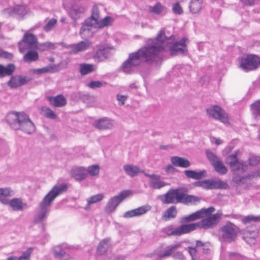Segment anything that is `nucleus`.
<instances>
[{"label": "nucleus", "mask_w": 260, "mask_h": 260, "mask_svg": "<svg viewBox=\"0 0 260 260\" xmlns=\"http://www.w3.org/2000/svg\"><path fill=\"white\" fill-rule=\"evenodd\" d=\"M206 154L209 161L212 166L221 160L215 154L209 150H206Z\"/></svg>", "instance_id": "a18cd8bd"}, {"label": "nucleus", "mask_w": 260, "mask_h": 260, "mask_svg": "<svg viewBox=\"0 0 260 260\" xmlns=\"http://www.w3.org/2000/svg\"><path fill=\"white\" fill-rule=\"evenodd\" d=\"M110 55V50L109 48H100L96 50L93 58L98 61H103Z\"/></svg>", "instance_id": "b1692460"}, {"label": "nucleus", "mask_w": 260, "mask_h": 260, "mask_svg": "<svg viewBox=\"0 0 260 260\" xmlns=\"http://www.w3.org/2000/svg\"><path fill=\"white\" fill-rule=\"evenodd\" d=\"M247 179L245 176H241L238 175V174L235 175V176L233 178V181L236 184H239L240 183H244L243 181L245 179Z\"/></svg>", "instance_id": "052dcab7"}, {"label": "nucleus", "mask_w": 260, "mask_h": 260, "mask_svg": "<svg viewBox=\"0 0 260 260\" xmlns=\"http://www.w3.org/2000/svg\"><path fill=\"white\" fill-rule=\"evenodd\" d=\"M85 24L87 25V26H90L92 28V27H93L94 28H96V25H98L97 22H94L92 19L89 17L87 19H86L84 22Z\"/></svg>", "instance_id": "e2e57ef3"}, {"label": "nucleus", "mask_w": 260, "mask_h": 260, "mask_svg": "<svg viewBox=\"0 0 260 260\" xmlns=\"http://www.w3.org/2000/svg\"><path fill=\"white\" fill-rule=\"evenodd\" d=\"M187 39L183 38L179 41L175 42L170 47L171 55H176L178 54H183L187 51L186 42Z\"/></svg>", "instance_id": "4468645a"}, {"label": "nucleus", "mask_w": 260, "mask_h": 260, "mask_svg": "<svg viewBox=\"0 0 260 260\" xmlns=\"http://www.w3.org/2000/svg\"><path fill=\"white\" fill-rule=\"evenodd\" d=\"M177 214V208L175 206H172L167 209L162 215V218L167 220L170 218H174Z\"/></svg>", "instance_id": "ea45409f"}, {"label": "nucleus", "mask_w": 260, "mask_h": 260, "mask_svg": "<svg viewBox=\"0 0 260 260\" xmlns=\"http://www.w3.org/2000/svg\"><path fill=\"white\" fill-rule=\"evenodd\" d=\"M180 188L169 189L161 196V201L164 204L181 203L186 205H195L200 202V198L185 193Z\"/></svg>", "instance_id": "20e7f679"}, {"label": "nucleus", "mask_w": 260, "mask_h": 260, "mask_svg": "<svg viewBox=\"0 0 260 260\" xmlns=\"http://www.w3.org/2000/svg\"><path fill=\"white\" fill-rule=\"evenodd\" d=\"M238 228L228 221L222 226L219 231V239L221 242L231 243L236 240L238 233Z\"/></svg>", "instance_id": "39448f33"}, {"label": "nucleus", "mask_w": 260, "mask_h": 260, "mask_svg": "<svg viewBox=\"0 0 260 260\" xmlns=\"http://www.w3.org/2000/svg\"><path fill=\"white\" fill-rule=\"evenodd\" d=\"M227 163L230 166H232V165H235V163L239 161L237 158V152H235L234 154H232L230 155L226 159Z\"/></svg>", "instance_id": "864d4df0"}, {"label": "nucleus", "mask_w": 260, "mask_h": 260, "mask_svg": "<svg viewBox=\"0 0 260 260\" xmlns=\"http://www.w3.org/2000/svg\"><path fill=\"white\" fill-rule=\"evenodd\" d=\"M87 174L88 173L90 175L92 176H95L98 175L100 172V167L97 165H93L90 166H89L86 169Z\"/></svg>", "instance_id": "de8ad7c7"}, {"label": "nucleus", "mask_w": 260, "mask_h": 260, "mask_svg": "<svg viewBox=\"0 0 260 260\" xmlns=\"http://www.w3.org/2000/svg\"><path fill=\"white\" fill-rule=\"evenodd\" d=\"M230 167L234 174L236 175L239 173H243L246 170L247 166L240 161H238L235 163V165Z\"/></svg>", "instance_id": "58836bf2"}, {"label": "nucleus", "mask_w": 260, "mask_h": 260, "mask_svg": "<svg viewBox=\"0 0 260 260\" xmlns=\"http://www.w3.org/2000/svg\"><path fill=\"white\" fill-rule=\"evenodd\" d=\"M13 11L15 13L22 16L24 15L27 12L26 7L23 5H19L15 7L13 9Z\"/></svg>", "instance_id": "3c124183"}, {"label": "nucleus", "mask_w": 260, "mask_h": 260, "mask_svg": "<svg viewBox=\"0 0 260 260\" xmlns=\"http://www.w3.org/2000/svg\"><path fill=\"white\" fill-rule=\"evenodd\" d=\"M196 247H201L203 249V252L204 254H208L210 253V250L209 249V243H203L202 241L200 240H197Z\"/></svg>", "instance_id": "49530a36"}, {"label": "nucleus", "mask_w": 260, "mask_h": 260, "mask_svg": "<svg viewBox=\"0 0 260 260\" xmlns=\"http://www.w3.org/2000/svg\"><path fill=\"white\" fill-rule=\"evenodd\" d=\"M1 203L9 205L14 211H22L27 207L26 203H24L20 198H15L11 200L3 199L1 200Z\"/></svg>", "instance_id": "f8f14e48"}, {"label": "nucleus", "mask_w": 260, "mask_h": 260, "mask_svg": "<svg viewBox=\"0 0 260 260\" xmlns=\"http://www.w3.org/2000/svg\"><path fill=\"white\" fill-rule=\"evenodd\" d=\"M67 189L68 185L65 183L53 187L39 204V211L35 216V223H38L43 221L47 217V213L50 212L52 202L58 196L66 192Z\"/></svg>", "instance_id": "f03ea898"}, {"label": "nucleus", "mask_w": 260, "mask_h": 260, "mask_svg": "<svg viewBox=\"0 0 260 260\" xmlns=\"http://www.w3.org/2000/svg\"><path fill=\"white\" fill-rule=\"evenodd\" d=\"M0 57L11 60L13 58V55L12 53L2 51L0 52Z\"/></svg>", "instance_id": "680f3d73"}, {"label": "nucleus", "mask_w": 260, "mask_h": 260, "mask_svg": "<svg viewBox=\"0 0 260 260\" xmlns=\"http://www.w3.org/2000/svg\"><path fill=\"white\" fill-rule=\"evenodd\" d=\"M26 53L23 56V60L26 62H31L37 61L39 58V55L36 50H27Z\"/></svg>", "instance_id": "f704fd0d"}, {"label": "nucleus", "mask_w": 260, "mask_h": 260, "mask_svg": "<svg viewBox=\"0 0 260 260\" xmlns=\"http://www.w3.org/2000/svg\"><path fill=\"white\" fill-rule=\"evenodd\" d=\"M20 53H24L27 50H36L38 48L37 37L29 31H26L22 39L18 43Z\"/></svg>", "instance_id": "0eeeda50"}, {"label": "nucleus", "mask_w": 260, "mask_h": 260, "mask_svg": "<svg viewBox=\"0 0 260 260\" xmlns=\"http://www.w3.org/2000/svg\"><path fill=\"white\" fill-rule=\"evenodd\" d=\"M167 8L160 3H157L154 6L149 8V11L156 15H160L164 12H166Z\"/></svg>", "instance_id": "4c0bfd02"}, {"label": "nucleus", "mask_w": 260, "mask_h": 260, "mask_svg": "<svg viewBox=\"0 0 260 260\" xmlns=\"http://www.w3.org/2000/svg\"><path fill=\"white\" fill-rule=\"evenodd\" d=\"M241 221L243 223L247 224L252 222H257L260 221V216H255L252 215L244 217Z\"/></svg>", "instance_id": "c03bdc74"}, {"label": "nucleus", "mask_w": 260, "mask_h": 260, "mask_svg": "<svg viewBox=\"0 0 260 260\" xmlns=\"http://www.w3.org/2000/svg\"><path fill=\"white\" fill-rule=\"evenodd\" d=\"M172 12L175 15H179L183 13V10L178 2H176L173 5Z\"/></svg>", "instance_id": "8fccbe9b"}, {"label": "nucleus", "mask_w": 260, "mask_h": 260, "mask_svg": "<svg viewBox=\"0 0 260 260\" xmlns=\"http://www.w3.org/2000/svg\"><path fill=\"white\" fill-rule=\"evenodd\" d=\"M222 214L218 212L216 214L202 218V219L199 222L189 224L190 231H193L198 228L209 229L213 228L218 224Z\"/></svg>", "instance_id": "423d86ee"}, {"label": "nucleus", "mask_w": 260, "mask_h": 260, "mask_svg": "<svg viewBox=\"0 0 260 260\" xmlns=\"http://www.w3.org/2000/svg\"><path fill=\"white\" fill-rule=\"evenodd\" d=\"M257 177H260V169L246 175V178L248 179Z\"/></svg>", "instance_id": "338daca9"}, {"label": "nucleus", "mask_w": 260, "mask_h": 260, "mask_svg": "<svg viewBox=\"0 0 260 260\" xmlns=\"http://www.w3.org/2000/svg\"><path fill=\"white\" fill-rule=\"evenodd\" d=\"M151 207L149 205H145L133 209L124 213L123 217L125 218H129L134 217L142 216L150 211Z\"/></svg>", "instance_id": "dca6fc26"}, {"label": "nucleus", "mask_w": 260, "mask_h": 260, "mask_svg": "<svg viewBox=\"0 0 260 260\" xmlns=\"http://www.w3.org/2000/svg\"><path fill=\"white\" fill-rule=\"evenodd\" d=\"M123 169L126 174L131 177H134L138 175V173L143 172L140 168L131 165H124L123 166Z\"/></svg>", "instance_id": "c756f323"}, {"label": "nucleus", "mask_w": 260, "mask_h": 260, "mask_svg": "<svg viewBox=\"0 0 260 260\" xmlns=\"http://www.w3.org/2000/svg\"><path fill=\"white\" fill-rule=\"evenodd\" d=\"M44 115L45 117L52 119H55L56 117L55 113L48 108H46L44 110Z\"/></svg>", "instance_id": "4d7b16f0"}, {"label": "nucleus", "mask_w": 260, "mask_h": 260, "mask_svg": "<svg viewBox=\"0 0 260 260\" xmlns=\"http://www.w3.org/2000/svg\"><path fill=\"white\" fill-rule=\"evenodd\" d=\"M250 166H256L260 161V158L257 156H252L248 159Z\"/></svg>", "instance_id": "0e129e2a"}, {"label": "nucleus", "mask_w": 260, "mask_h": 260, "mask_svg": "<svg viewBox=\"0 0 260 260\" xmlns=\"http://www.w3.org/2000/svg\"><path fill=\"white\" fill-rule=\"evenodd\" d=\"M196 246L195 247H188L187 250L190 256H191V260H197L196 259V255L197 253V250L196 249Z\"/></svg>", "instance_id": "bf43d9fd"}, {"label": "nucleus", "mask_w": 260, "mask_h": 260, "mask_svg": "<svg viewBox=\"0 0 260 260\" xmlns=\"http://www.w3.org/2000/svg\"><path fill=\"white\" fill-rule=\"evenodd\" d=\"M114 21V18L110 16H106L98 22L96 28L102 29L105 27L111 26Z\"/></svg>", "instance_id": "c9c22d12"}, {"label": "nucleus", "mask_w": 260, "mask_h": 260, "mask_svg": "<svg viewBox=\"0 0 260 260\" xmlns=\"http://www.w3.org/2000/svg\"><path fill=\"white\" fill-rule=\"evenodd\" d=\"M57 23V20L52 18L43 26V30L46 32H49L51 30Z\"/></svg>", "instance_id": "09e8293b"}, {"label": "nucleus", "mask_w": 260, "mask_h": 260, "mask_svg": "<svg viewBox=\"0 0 260 260\" xmlns=\"http://www.w3.org/2000/svg\"><path fill=\"white\" fill-rule=\"evenodd\" d=\"M104 198V195L103 193H99L92 196L89 198L87 199V205L84 209L86 210L90 209V206L91 204H95L98 202L101 201Z\"/></svg>", "instance_id": "2f4dec72"}, {"label": "nucleus", "mask_w": 260, "mask_h": 260, "mask_svg": "<svg viewBox=\"0 0 260 260\" xmlns=\"http://www.w3.org/2000/svg\"><path fill=\"white\" fill-rule=\"evenodd\" d=\"M144 175L145 176L150 178L149 181V185L153 189H159L168 185V183L160 180L161 176L159 175L154 174H149L146 173H145Z\"/></svg>", "instance_id": "ddd939ff"}, {"label": "nucleus", "mask_w": 260, "mask_h": 260, "mask_svg": "<svg viewBox=\"0 0 260 260\" xmlns=\"http://www.w3.org/2000/svg\"><path fill=\"white\" fill-rule=\"evenodd\" d=\"M47 99L50 104L56 107H61L67 104L66 99L62 95H58L56 96H48Z\"/></svg>", "instance_id": "bb28decb"}, {"label": "nucleus", "mask_w": 260, "mask_h": 260, "mask_svg": "<svg viewBox=\"0 0 260 260\" xmlns=\"http://www.w3.org/2000/svg\"><path fill=\"white\" fill-rule=\"evenodd\" d=\"M213 166L215 170L220 175L226 174L228 171L227 168L224 165L221 160L216 162Z\"/></svg>", "instance_id": "37998d69"}, {"label": "nucleus", "mask_w": 260, "mask_h": 260, "mask_svg": "<svg viewBox=\"0 0 260 260\" xmlns=\"http://www.w3.org/2000/svg\"><path fill=\"white\" fill-rule=\"evenodd\" d=\"M110 246V239L107 238L102 240L99 243L98 248L97 252L99 254H104L108 249Z\"/></svg>", "instance_id": "473e14b6"}, {"label": "nucleus", "mask_w": 260, "mask_h": 260, "mask_svg": "<svg viewBox=\"0 0 260 260\" xmlns=\"http://www.w3.org/2000/svg\"><path fill=\"white\" fill-rule=\"evenodd\" d=\"M32 252V248L30 247L24 251L22 255L17 257L15 256H9L7 260H30L31 254Z\"/></svg>", "instance_id": "e433bc0d"}, {"label": "nucleus", "mask_w": 260, "mask_h": 260, "mask_svg": "<svg viewBox=\"0 0 260 260\" xmlns=\"http://www.w3.org/2000/svg\"><path fill=\"white\" fill-rule=\"evenodd\" d=\"M91 44V42L89 40H85L76 44H70L69 47L71 48V50L69 53L75 54L78 52L85 51L89 48Z\"/></svg>", "instance_id": "f3484780"}, {"label": "nucleus", "mask_w": 260, "mask_h": 260, "mask_svg": "<svg viewBox=\"0 0 260 260\" xmlns=\"http://www.w3.org/2000/svg\"><path fill=\"white\" fill-rule=\"evenodd\" d=\"M253 117L257 120H260V100L251 105Z\"/></svg>", "instance_id": "a19ab883"}, {"label": "nucleus", "mask_w": 260, "mask_h": 260, "mask_svg": "<svg viewBox=\"0 0 260 260\" xmlns=\"http://www.w3.org/2000/svg\"><path fill=\"white\" fill-rule=\"evenodd\" d=\"M94 70L93 64L82 63L80 65L79 72L82 75H86Z\"/></svg>", "instance_id": "79ce46f5"}, {"label": "nucleus", "mask_w": 260, "mask_h": 260, "mask_svg": "<svg viewBox=\"0 0 260 260\" xmlns=\"http://www.w3.org/2000/svg\"><path fill=\"white\" fill-rule=\"evenodd\" d=\"M91 30V27L87 26L84 23H82V26L80 29L79 33L81 35H84L86 31L89 32Z\"/></svg>", "instance_id": "69168bd1"}, {"label": "nucleus", "mask_w": 260, "mask_h": 260, "mask_svg": "<svg viewBox=\"0 0 260 260\" xmlns=\"http://www.w3.org/2000/svg\"><path fill=\"white\" fill-rule=\"evenodd\" d=\"M169 40L166 37L164 31L160 30L155 39L147 40L145 46L129 54L128 58L121 66V71L127 74L133 73L135 68L143 62L160 65L163 59L162 53L166 45L169 43Z\"/></svg>", "instance_id": "f257e3e1"}, {"label": "nucleus", "mask_w": 260, "mask_h": 260, "mask_svg": "<svg viewBox=\"0 0 260 260\" xmlns=\"http://www.w3.org/2000/svg\"><path fill=\"white\" fill-rule=\"evenodd\" d=\"M203 0H191L189 4V9L193 14H198L202 9Z\"/></svg>", "instance_id": "7c9ffc66"}, {"label": "nucleus", "mask_w": 260, "mask_h": 260, "mask_svg": "<svg viewBox=\"0 0 260 260\" xmlns=\"http://www.w3.org/2000/svg\"><path fill=\"white\" fill-rule=\"evenodd\" d=\"M259 66L260 58L256 55H248L242 58L240 61V66L245 72L255 70Z\"/></svg>", "instance_id": "1a4fd4ad"}, {"label": "nucleus", "mask_w": 260, "mask_h": 260, "mask_svg": "<svg viewBox=\"0 0 260 260\" xmlns=\"http://www.w3.org/2000/svg\"><path fill=\"white\" fill-rule=\"evenodd\" d=\"M2 197L3 198L10 197L14 196L15 192L10 188H1Z\"/></svg>", "instance_id": "5fc2aeb1"}, {"label": "nucleus", "mask_w": 260, "mask_h": 260, "mask_svg": "<svg viewBox=\"0 0 260 260\" xmlns=\"http://www.w3.org/2000/svg\"><path fill=\"white\" fill-rule=\"evenodd\" d=\"M69 248L70 246L65 243L54 246L53 251L55 257L61 260H67L69 256L66 250Z\"/></svg>", "instance_id": "aec40b11"}, {"label": "nucleus", "mask_w": 260, "mask_h": 260, "mask_svg": "<svg viewBox=\"0 0 260 260\" xmlns=\"http://www.w3.org/2000/svg\"><path fill=\"white\" fill-rule=\"evenodd\" d=\"M71 176L77 181L84 180L87 177L86 169L82 167H75L71 170Z\"/></svg>", "instance_id": "4be33fe9"}, {"label": "nucleus", "mask_w": 260, "mask_h": 260, "mask_svg": "<svg viewBox=\"0 0 260 260\" xmlns=\"http://www.w3.org/2000/svg\"><path fill=\"white\" fill-rule=\"evenodd\" d=\"M15 70V67L13 64H8L6 66L0 64V78L12 75Z\"/></svg>", "instance_id": "c85d7f7f"}, {"label": "nucleus", "mask_w": 260, "mask_h": 260, "mask_svg": "<svg viewBox=\"0 0 260 260\" xmlns=\"http://www.w3.org/2000/svg\"><path fill=\"white\" fill-rule=\"evenodd\" d=\"M191 232L189 224H182L177 228H169L166 233L168 236H180Z\"/></svg>", "instance_id": "6ab92c4d"}, {"label": "nucleus", "mask_w": 260, "mask_h": 260, "mask_svg": "<svg viewBox=\"0 0 260 260\" xmlns=\"http://www.w3.org/2000/svg\"><path fill=\"white\" fill-rule=\"evenodd\" d=\"M105 84L106 83H104ZM104 85V83L99 81H92L88 84V86L91 89L100 88Z\"/></svg>", "instance_id": "13d9d810"}, {"label": "nucleus", "mask_w": 260, "mask_h": 260, "mask_svg": "<svg viewBox=\"0 0 260 260\" xmlns=\"http://www.w3.org/2000/svg\"><path fill=\"white\" fill-rule=\"evenodd\" d=\"M208 116L221 122L226 123L228 122V115L225 111L219 106L213 105L206 109Z\"/></svg>", "instance_id": "9b49d317"}, {"label": "nucleus", "mask_w": 260, "mask_h": 260, "mask_svg": "<svg viewBox=\"0 0 260 260\" xmlns=\"http://www.w3.org/2000/svg\"><path fill=\"white\" fill-rule=\"evenodd\" d=\"M258 234L257 230L250 231L246 229L242 232V239L250 245H253L256 243V238L258 236Z\"/></svg>", "instance_id": "412c9836"}, {"label": "nucleus", "mask_w": 260, "mask_h": 260, "mask_svg": "<svg viewBox=\"0 0 260 260\" xmlns=\"http://www.w3.org/2000/svg\"><path fill=\"white\" fill-rule=\"evenodd\" d=\"M181 244L177 243L171 245L166 247L162 251H160L158 253V256L161 258H164L172 255L179 247Z\"/></svg>", "instance_id": "5701e85b"}, {"label": "nucleus", "mask_w": 260, "mask_h": 260, "mask_svg": "<svg viewBox=\"0 0 260 260\" xmlns=\"http://www.w3.org/2000/svg\"><path fill=\"white\" fill-rule=\"evenodd\" d=\"M196 187H201L205 189H226L228 187L226 182L219 179H206L203 181H198L193 183Z\"/></svg>", "instance_id": "6e6552de"}, {"label": "nucleus", "mask_w": 260, "mask_h": 260, "mask_svg": "<svg viewBox=\"0 0 260 260\" xmlns=\"http://www.w3.org/2000/svg\"><path fill=\"white\" fill-rule=\"evenodd\" d=\"M131 194L132 191L131 190H124L120 192L117 196L111 198L105 207L106 211L107 212H114L117 206Z\"/></svg>", "instance_id": "9d476101"}, {"label": "nucleus", "mask_w": 260, "mask_h": 260, "mask_svg": "<svg viewBox=\"0 0 260 260\" xmlns=\"http://www.w3.org/2000/svg\"><path fill=\"white\" fill-rule=\"evenodd\" d=\"M49 72V73H55L59 71V64H54L51 65L49 64L48 66Z\"/></svg>", "instance_id": "774afa93"}, {"label": "nucleus", "mask_w": 260, "mask_h": 260, "mask_svg": "<svg viewBox=\"0 0 260 260\" xmlns=\"http://www.w3.org/2000/svg\"><path fill=\"white\" fill-rule=\"evenodd\" d=\"M94 125L99 129H111L114 127V121L109 118L103 117L95 121Z\"/></svg>", "instance_id": "a211bd4d"}, {"label": "nucleus", "mask_w": 260, "mask_h": 260, "mask_svg": "<svg viewBox=\"0 0 260 260\" xmlns=\"http://www.w3.org/2000/svg\"><path fill=\"white\" fill-rule=\"evenodd\" d=\"M186 177L188 178L200 180L207 176V173L205 170L197 172L194 170H187L184 172Z\"/></svg>", "instance_id": "393cba45"}, {"label": "nucleus", "mask_w": 260, "mask_h": 260, "mask_svg": "<svg viewBox=\"0 0 260 260\" xmlns=\"http://www.w3.org/2000/svg\"><path fill=\"white\" fill-rule=\"evenodd\" d=\"M171 161L176 167L186 168L190 166V162L187 159L177 156L171 157Z\"/></svg>", "instance_id": "a878e982"}, {"label": "nucleus", "mask_w": 260, "mask_h": 260, "mask_svg": "<svg viewBox=\"0 0 260 260\" xmlns=\"http://www.w3.org/2000/svg\"><path fill=\"white\" fill-rule=\"evenodd\" d=\"M202 212L198 211L187 216L182 217L180 219V222L184 223L199 219L202 218Z\"/></svg>", "instance_id": "72a5a7b5"}, {"label": "nucleus", "mask_w": 260, "mask_h": 260, "mask_svg": "<svg viewBox=\"0 0 260 260\" xmlns=\"http://www.w3.org/2000/svg\"><path fill=\"white\" fill-rule=\"evenodd\" d=\"M215 211V208L213 207H209L206 209H202L201 210H199V211H201L202 213V218L205 217H208V216H210L212 213Z\"/></svg>", "instance_id": "6e6d98bb"}, {"label": "nucleus", "mask_w": 260, "mask_h": 260, "mask_svg": "<svg viewBox=\"0 0 260 260\" xmlns=\"http://www.w3.org/2000/svg\"><path fill=\"white\" fill-rule=\"evenodd\" d=\"M94 22H98L100 18L99 10L97 6H94L92 10V14L90 17Z\"/></svg>", "instance_id": "603ef678"}, {"label": "nucleus", "mask_w": 260, "mask_h": 260, "mask_svg": "<svg viewBox=\"0 0 260 260\" xmlns=\"http://www.w3.org/2000/svg\"><path fill=\"white\" fill-rule=\"evenodd\" d=\"M85 11V9L83 7L75 6L71 8L69 14L72 19L74 21H76L82 16Z\"/></svg>", "instance_id": "cd10ccee"}, {"label": "nucleus", "mask_w": 260, "mask_h": 260, "mask_svg": "<svg viewBox=\"0 0 260 260\" xmlns=\"http://www.w3.org/2000/svg\"><path fill=\"white\" fill-rule=\"evenodd\" d=\"M7 121L14 130H21L28 135L33 134L36 131V126L29 116L23 112L13 111L9 113Z\"/></svg>", "instance_id": "7ed1b4c3"}, {"label": "nucleus", "mask_w": 260, "mask_h": 260, "mask_svg": "<svg viewBox=\"0 0 260 260\" xmlns=\"http://www.w3.org/2000/svg\"><path fill=\"white\" fill-rule=\"evenodd\" d=\"M31 80L27 76L20 75L12 76L8 82L7 85L11 88H17L21 86L26 84Z\"/></svg>", "instance_id": "2eb2a0df"}]
</instances>
